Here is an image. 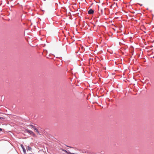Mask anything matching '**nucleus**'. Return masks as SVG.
I'll return each instance as SVG.
<instances>
[{"label":"nucleus","mask_w":154,"mask_h":154,"mask_svg":"<svg viewBox=\"0 0 154 154\" xmlns=\"http://www.w3.org/2000/svg\"><path fill=\"white\" fill-rule=\"evenodd\" d=\"M29 126L31 127L32 128H33L35 130L36 129V128H35V126L33 125H29Z\"/></svg>","instance_id":"20e7f679"},{"label":"nucleus","mask_w":154,"mask_h":154,"mask_svg":"<svg viewBox=\"0 0 154 154\" xmlns=\"http://www.w3.org/2000/svg\"><path fill=\"white\" fill-rule=\"evenodd\" d=\"M31 149H32L30 147H29V146H27V147L26 148V149L27 150L31 151Z\"/></svg>","instance_id":"7ed1b4c3"},{"label":"nucleus","mask_w":154,"mask_h":154,"mask_svg":"<svg viewBox=\"0 0 154 154\" xmlns=\"http://www.w3.org/2000/svg\"><path fill=\"white\" fill-rule=\"evenodd\" d=\"M35 130L36 131V132H37L38 133H39V131H38V129H37L36 128Z\"/></svg>","instance_id":"6e6552de"},{"label":"nucleus","mask_w":154,"mask_h":154,"mask_svg":"<svg viewBox=\"0 0 154 154\" xmlns=\"http://www.w3.org/2000/svg\"><path fill=\"white\" fill-rule=\"evenodd\" d=\"M23 151L24 153H26V150L25 149V148H23Z\"/></svg>","instance_id":"39448f33"},{"label":"nucleus","mask_w":154,"mask_h":154,"mask_svg":"<svg viewBox=\"0 0 154 154\" xmlns=\"http://www.w3.org/2000/svg\"><path fill=\"white\" fill-rule=\"evenodd\" d=\"M2 128H0V131H2Z\"/></svg>","instance_id":"f8f14e48"},{"label":"nucleus","mask_w":154,"mask_h":154,"mask_svg":"<svg viewBox=\"0 0 154 154\" xmlns=\"http://www.w3.org/2000/svg\"><path fill=\"white\" fill-rule=\"evenodd\" d=\"M94 11L92 9H91L88 11V13L89 14H92L94 13Z\"/></svg>","instance_id":"f03ea898"},{"label":"nucleus","mask_w":154,"mask_h":154,"mask_svg":"<svg viewBox=\"0 0 154 154\" xmlns=\"http://www.w3.org/2000/svg\"><path fill=\"white\" fill-rule=\"evenodd\" d=\"M21 147H22V149H23V148H24V147H23V145H21Z\"/></svg>","instance_id":"9b49d317"},{"label":"nucleus","mask_w":154,"mask_h":154,"mask_svg":"<svg viewBox=\"0 0 154 154\" xmlns=\"http://www.w3.org/2000/svg\"><path fill=\"white\" fill-rule=\"evenodd\" d=\"M1 113L0 112V113Z\"/></svg>","instance_id":"ddd939ff"},{"label":"nucleus","mask_w":154,"mask_h":154,"mask_svg":"<svg viewBox=\"0 0 154 154\" xmlns=\"http://www.w3.org/2000/svg\"><path fill=\"white\" fill-rule=\"evenodd\" d=\"M35 130L36 131V132H37L38 133H39V131H38V129H37L36 128Z\"/></svg>","instance_id":"1a4fd4ad"},{"label":"nucleus","mask_w":154,"mask_h":154,"mask_svg":"<svg viewBox=\"0 0 154 154\" xmlns=\"http://www.w3.org/2000/svg\"><path fill=\"white\" fill-rule=\"evenodd\" d=\"M35 130L36 131V132H37L38 133H39V131H38V129H37L36 128Z\"/></svg>","instance_id":"9d476101"},{"label":"nucleus","mask_w":154,"mask_h":154,"mask_svg":"<svg viewBox=\"0 0 154 154\" xmlns=\"http://www.w3.org/2000/svg\"><path fill=\"white\" fill-rule=\"evenodd\" d=\"M63 151H64L65 152H66V153H68V152H68L66 150H64V149L63 150Z\"/></svg>","instance_id":"423d86ee"},{"label":"nucleus","mask_w":154,"mask_h":154,"mask_svg":"<svg viewBox=\"0 0 154 154\" xmlns=\"http://www.w3.org/2000/svg\"><path fill=\"white\" fill-rule=\"evenodd\" d=\"M25 131L27 133H29L31 135H32L33 136H35V134L32 131H30V130L28 129H26Z\"/></svg>","instance_id":"f257e3e1"},{"label":"nucleus","mask_w":154,"mask_h":154,"mask_svg":"<svg viewBox=\"0 0 154 154\" xmlns=\"http://www.w3.org/2000/svg\"><path fill=\"white\" fill-rule=\"evenodd\" d=\"M4 119V118L3 117H0V119L1 120H3Z\"/></svg>","instance_id":"0eeeda50"}]
</instances>
